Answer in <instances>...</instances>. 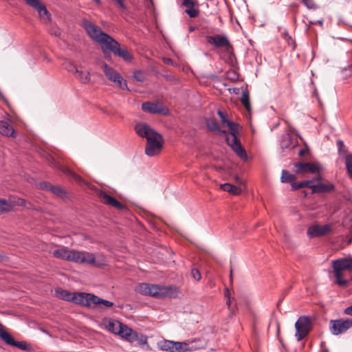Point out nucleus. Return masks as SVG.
<instances>
[{
	"label": "nucleus",
	"mask_w": 352,
	"mask_h": 352,
	"mask_svg": "<svg viewBox=\"0 0 352 352\" xmlns=\"http://www.w3.org/2000/svg\"><path fill=\"white\" fill-rule=\"evenodd\" d=\"M136 133L146 139L145 153L150 157L160 153L163 146L162 135L146 123H138L135 127Z\"/></svg>",
	"instance_id": "nucleus-1"
},
{
	"label": "nucleus",
	"mask_w": 352,
	"mask_h": 352,
	"mask_svg": "<svg viewBox=\"0 0 352 352\" xmlns=\"http://www.w3.org/2000/svg\"><path fill=\"white\" fill-rule=\"evenodd\" d=\"M135 290L139 294L158 298H175L179 294V289L176 286H162L144 283L138 284Z\"/></svg>",
	"instance_id": "nucleus-2"
},
{
	"label": "nucleus",
	"mask_w": 352,
	"mask_h": 352,
	"mask_svg": "<svg viewBox=\"0 0 352 352\" xmlns=\"http://www.w3.org/2000/svg\"><path fill=\"white\" fill-rule=\"evenodd\" d=\"M227 126L230 131L231 135L230 137L228 133L227 135H223L226 138L227 144L232 148L237 156L243 160L247 159L246 151L237 138L239 134V124L231 121L230 122H228Z\"/></svg>",
	"instance_id": "nucleus-3"
},
{
	"label": "nucleus",
	"mask_w": 352,
	"mask_h": 352,
	"mask_svg": "<svg viewBox=\"0 0 352 352\" xmlns=\"http://www.w3.org/2000/svg\"><path fill=\"white\" fill-rule=\"evenodd\" d=\"M332 267L335 274L336 283L339 286H346L348 281L342 278L343 270L352 271V256H347L332 261Z\"/></svg>",
	"instance_id": "nucleus-4"
},
{
	"label": "nucleus",
	"mask_w": 352,
	"mask_h": 352,
	"mask_svg": "<svg viewBox=\"0 0 352 352\" xmlns=\"http://www.w3.org/2000/svg\"><path fill=\"white\" fill-rule=\"evenodd\" d=\"M69 261L80 264H89L95 267L102 265L101 263L96 261V258L92 253L87 252L71 250Z\"/></svg>",
	"instance_id": "nucleus-5"
},
{
	"label": "nucleus",
	"mask_w": 352,
	"mask_h": 352,
	"mask_svg": "<svg viewBox=\"0 0 352 352\" xmlns=\"http://www.w3.org/2000/svg\"><path fill=\"white\" fill-rule=\"evenodd\" d=\"M296 333L295 336L298 341H300L305 338L311 329V320L308 316H300L295 323Z\"/></svg>",
	"instance_id": "nucleus-6"
},
{
	"label": "nucleus",
	"mask_w": 352,
	"mask_h": 352,
	"mask_svg": "<svg viewBox=\"0 0 352 352\" xmlns=\"http://www.w3.org/2000/svg\"><path fill=\"white\" fill-rule=\"evenodd\" d=\"M161 350L168 352H185L192 349L186 342L164 340L159 343Z\"/></svg>",
	"instance_id": "nucleus-7"
},
{
	"label": "nucleus",
	"mask_w": 352,
	"mask_h": 352,
	"mask_svg": "<svg viewBox=\"0 0 352 352\" xmlns=\"http://www.w3.org/2000/svg\"><path fill=\"white\" fill-rule=\"evenodd\" d=\"M101 36L102 38H100L98 43L100 45L102 51L107 57L111 53H114L117 47H119L120 43L107 33Z\"/></svg>",
	"instance_id": "nucleus-8"
},
{
	"label": "nucleus",
	"mask_w": 352,
	"mask_h": 352,
	"mask_svg": "<svg viewBox=\"0 0 352 352\" xmlns=\"http://www.w3.org/2000/svg\"><path fill=\"white\" fill-rule=\"evenodd\" d=\"M352 327V319L332 320L329 322L331 332L336 336L343 333Z\"/></svg>",
	"instance_id": "nucleus-9"
},
{
	"label": "nucleus",
	"mask_w": 352,
	"mask_h": 352,
	"mask_svg": "<svg viewBox=\"0 0 352 352\" xmlns=\"http://www.w3.org/2000/svg\"><path fill=\"white\" fill-rule=\"evenodd\" d=\"M102 69L103 72L109 80L116 82L122 89H128L126 81L114 69L107 63L102 64Z\"/></svg>",
	"instance_id": "nucleus-10"
},
{
	"label": "nucleus",
	"mask_w": 352,
	"mask_h": 352,
	"mask_svg": "<svg viewBox=\"0 0 352 352\" xmlns=\"http://www.w3.org/2000/svg\"><path fill=\"white\" fill-rule=\"evenodd\" d=\"M81 26L85 30L89 36L96 43L102 38L101 35L105 34L99 26L87 19L82 21Z\"/></svg>",
	"instance_id": "nucleus-11"
},
{
	"label": "nucleus",
	"mask_w": 352,
	"mask_h": 352,
	"mask_svg": "<svg viewBox=\"0 0 352 352\" xmlns=\"http://www.w3.org/2000/svg\"><path fill=\"white\" fill-rule=\"evenodd\" d=\"M283 183H289L291 184L293 190H298L299 188H305L306 186H311L312 181L306 180L300 182H295L296 177L294 175L290 173L289 171L283 170L282 175L280 177Z\"/></svg>",
	"instance_id": "nucleus-12"
},
{
	"label": "nucleus",
	"mask_w": 352,
	"mask_h": 352,
	"mask_svg": "<svg viewBox=\"0 0 352 352\" xmlns=\"http://www.w3.org/2000/svg\"><path fill=\"white\" fill-rule=\"evenodd\" d=\"M206 40L208 43L213 45L214 47H224L229 50L232 48V45L227 36L225 34H217L214 36H207Z\"/></svg>",
	"instance_id": "nucleus-13"
},
{
	"label": "nucleus",
	"mask_w": 352,
	"mask_h": 352,
	"mask_svg": "<svg viewBox=\"0 0 352 352\" xmlns=\"http://www.w3.org/2000/svg\"><path fill=\"white\" fill-rule=\"evenodd\" d=\"M331 230V225L327 224L320 226L317 224L309 227L307 230V234L309 238L320 237L329 234Z\"/></svg>",
	"instance_id": "nucleus-14"
},
{
	"label": "nucleus",
	"mask_w": 352,
	"mask_h": 352,
	"mask_svg": "<svg viewBox=\"0 0 352 352\" xmlns=\"http://www.w3.org/2000/svg\"><path fill=\"white\" fill-rule=\"evenodd\" d=\"M0 338L8 344L16 346L22 350H28L29 347L26 342L15 341L12 336L6 332L1 324H0Z\"/></svg>",
	"instance_id": "nucleus-15"
},
{
	"label": "nucleus",
	"mask_w": 352,
	"mask_h": 352,
	"mask_svg": "<svg viewBox=\"0 0 352 352\" xmlns=\"http://www.w3.org/2000/svg\"><path fill=\"white\" fill-rule=\"evenodd\" d=\"M94 294L85 292H74L72 302L92 308Z\"/></svg>",
	"instance_id": "nucleus-16"
},
{
	"label": "nucleus",
	"mask_w": 352,
	"mask_h": 352,
	"mask_svg": "<svg viewBox=\"0 0 352 352\" xmlns=\"http://www.w3.org/2000/svg\"><path fill=\"white\" fill-rule=\"evenodd\" d=\"M142 109L146 113H159L162 115H167L168 113V109L163 107L157 103L146 102L142 104Z\"/></svg>",
	"instance_id": "nucleus-17"
},
{
	"label": "nucleus",
	"mask_w": 352,
	"mask_h": 352,
	"mask_svg": "<svg viewBox=\"0 0 352 352\" xmlns=\"http://www.w3.org/2000/svg\"><path fill=\"white\" fill-rule=\"evenodd\" d=\"M98 195L101 201L106 205L113 206L120 210H122L126 208L124 204L104 191L100 190L98 192Z\"/></svg>",
	"instance_id": "nucleus-18"
},
{
	"label": "nucleus",
	"mask_w": 352,
	"mask_h": 352,
	"mask_svg": "<svg viewBox=\"0 0 352 352\" xmlns=\"http://www.w3.org/2000/svg\"><path fill=\"white\" fill-rule=\"evenodd\" d=\"M27 5L30 7L35 9L40 17L44 18L50 20V14L47 11L46 6L44 3H43L40 0H24Z\"/></svg>",
	"instance_id": "nucleus-19"
},
{
	"label": "nucleus",
	"mask_w": 352,
	"mask_h": 352,
	"mask_svg": "<svg viewBox=\"0 0 352 352\" xmlns=\"http://www.w3.org/2000/svg\"><path fill=\"white\" fill-rule=\"evenodd\" d=\"M45 159H46L47 162H48V164L52 168H53L54 169L60 170L65 174L70 175L76 181H77L78 182H80L82 181V179L78 175H77L74 173L72 172L68 168H67L65 167H63L59 164H58L51 155L46 153Z\"/></svg>",
	"instance_id": "nucleus-20"
},
{
	"label": "nucleus",
	"mask_w": 352,
	"mask_h": 352,
	"mask_svg": "<svg viewBox=\"0 0 352 352\" xmlns=\"http://www.w3.org/2000/svg\"><path fill=\"white\" fill-rule=\"evenodd\" d=\"M294 167L296 173H316L319 171L318 166L311 162H298Z\"/></svg>",
	"instance_id": "nucleus-21"
},
{
	"label": "nucleus",
	"mask_w": 352,
	"mask_h": 352,
	"mask_svg": "<svg viewBox=\"0 0 352 352\" xmlns=\"http://www.w3.org/2000/svg\"><path fill=\"white\" fill-rule=\"evenodd\" d=\"M118 331V336L129 342H134V336H136V331L129 327L127 325L121 323Z\"/></svg>",
	"instance_id": "nucleus-22"
},
{
	"label": "nucleus",
	"mask_w": 352,
	"mask_h": 352,
	"mask_svg": "<svg viewBox=\"0 0 352 352\" xmlns=\"http://www.w3.org/2000/svg\"><path fill=\"white\" fill-rule=\"evenodd\" d=\"M292 132H295V129L291 126H288L281 138L280 146L282 150L289 148L293 145Z\"/></svg>",
	"instance_id": "nucleus-23"
},
{
	"label": "nucleus",
	"mask_w": 352,
	"mask_h": 352,
	"mask_svg": "<svg viewBox=\"0 0 352 352\" xmlns=\"http://www.w3.org/2000/svg\"><path fill=\"white\" fill-rule=\"evenodd\" d=\"M69 70L74 73L75 77L83 84H87L91 80V76L89 72L82 71L77 68L74 65H71Z\"/></svg>",
	"instance_id": "nucleus-24"
},
{
	"label": "nucleus",
	"mask_w": 352,
	"mask_h": 352,
	"mask_svg": "<svg viewBox=\"0 0 352 352\" xmlns=\"http://www.w3.org/2000/svg\"><path fill=\"white\" fill-rule=\"evenodd\" d=\"M182 5L186 8L185 12L190 17L195 18L198 16L199 10L195 8L198 5L197 0H184Z\"/></svg>",
	"instance_id": "nucleus-25"
},
{
	"label": "nucleus",
	"mask_w": 352,
	"mask_h": 352,
	"mask_svg": "<svg viewBox=\"0 0 352 352\" xmlns=\"http://www.w3.org/2000/svg\"><path fill=\"white\" fill-rule=\"evenodd\" d=\"M121 323L120 321L112 318H104L103 320V324L105 326L106 329L116 335L118 334Z\"/></svg>",
	"instance_id": "nucleus-26"
},
{
	"label": "nucleus",
	"mask_w": 352,
	"mask_h": 352,
	"mask_svg": "<svg viewBox=\"0 0 352 352\" xmlns=\"http://www.w3.org/2000/svg\"><path fill=\"white\" fill-rule=\"evenodd\" d=\"M207 128L212 132H215L219 135H227V132L225 130L220 129L218 122L212 118H208L206 120Z\"/></svg>",
	"instance_id": "nucleus-27"
},
{
	"label": "nucleus",
	"mask_w": 352,
	"mask_h": 352,
	"mask_svg": "<svg viewBox=\"0 0 352 352\" xmlns=\"http://www.w3.org/2000/svg\"><path fill=\"white\" fill-rule=\"evenodd\" d=\"M113 54L122 58L124 61L131 62L133 60V56L125 46L117 47Z\"/></svg>",
	"instance_id": "nucleus-28"
},
{
	"label": "nucleus",
	"mask_w": 352,
	"mask_h": 352,
	"mask_svg": "<svg viewBox=\"0 0 352 352\" xmlns=\"http://www.w3.org/2000/svg\"><path fill=\"white\" fill-rule=\"evenodd\" d=\"M0 133L7 137H15L14 130L4 120H0Z\"/></svg>",
	"instance_id": "nucleus-29"
},
{
	"label": "nucleus",
	"mask_w": 352,
	"mask_h": 352,
	"mask_svg": "<svg viewBox=\"0 0 352 352\" xmlns=\"http://www.w3.org/2000/svg\"><path fill=\"white\" fill-rule=\"evenodd\" d=\"M92 298L94 300L92 308L102 309L103 307H111L113 305V302L102 299L96 295Z\"/></svg>",
	"instance_id": "nucleus-30"
},
{
	"label": "nucleus",
	"mask_w": 352,
	"mask_h": 352,
	"mask_svg": "<svg viewBox=\"0 0 352 352\" xmlns=\"http://www.w3.org/2000/svg\"><path fill=\"white\" fill-rule=\"evenodd\" d=\"M308 187L312 188V192H330L334 189V186L331 184H325L320 183L316 185H314L312 182L311 186Z\"/></svg>",
	"instance_id": "nucleus-31"
},
{
	"label": "nucleus",
	"mask_w": 352,
	"mask_h": 352,
	"mask_svg": "<svg viewBox=\"0 0 352 352\" xmlns=\"http://www.w3.org/2000/svg\"><path fill=\"white\" fill-rule=\"evenodd\" d=\"M56 296L62 300L72 302L74 292H70L67 290H65L60 288L56 289L55 290Z\"/></svg>",
	"instance_id": "nucleus-32"
},
{
	"label": "nucleus",
	"mask_w": 352,
	"mask_h": 352,
	"mask_svg": "<svg viewBox=\"0 0 352 352\" xmlns=\"http://www.w3.org/2000/svg\"><path fill=\"white\" fill-rule=\"evenodd\" d=\"M70 254L71 250H67L65 248L57 249L53 252L54 257L69 261L70 259Z\"/></svg>",
	"instance_id": "nucleus-33"
},
{
	"label": "nucleus",
	"mask_w": 352,
	"mask_h": 352,
	"mask_svg": "<svg viewBox=\"0 0 352 352\" xmlns=\"http://www.w3.org/2000/svg\"><path fill=\"white\" fill-rule=\"evenodd\" d=\"M221 188L224 191L229 192L232 195H238L241 194L242 192V189L240 187L236 186L234 185L230 184L229 183H226L221 185Z\"/></svg>",
	"instance_id": "nucleus-34"
},
{
	"label": "nucleus",
	"mask_w": 352,
	"mask_h": 352,
	"mask_svg": "<svg viewBox=\"0 0 352 352\" xmlns=\"http://www.w3.org/2000/svg\"><path fill=\"white\" fill-rule=\"evenodd\" d=\"M336 145L338 146V152L340 156H342L344 160L346 159V157L348 155H352V153H349L346 146L344 145V142L341 140H338L336 141Z\"/></svg>",
	"instance_id": "nucleus-35"
},
{
	"label": "nucleus",
	"mask_w": 352,
	"mask_h": 352,
	"mask_svg": "<svg viewBox=\"0 0 352 352\" xmlns=\"http://www.w3.org/2000/svg\"><path fill=\"white\" fill-rule=\"evenodd\" d=\"M241 102L245 109L250 112L251 111V104L250 102L249 93L247 90L242 91Z\"/></svg>",
	"instance_id": "nucleus-36"
},
{
	"label": "nucleus",
	"mask_w": 352,
	"mask_h": 352,
	"mask_svg": "<svg viewBox=\"0 0 352 352\" xmlns=\"http://www.w3.org/2000/svg\"><path fill=\"white\" fill-rule=\"evenodd\" d=\"M346 169L349 177L352 179V155H348L344 160Z\"/></svg>",
	"instance_id": "nucleus-37"
},
{
	"label": "nucleus",
	"mask_w": 352,
	"mask_h": 352,
	"mask_svg": "<svg viewBox=\"0 0 352 352\" xmlns=\"http://www.w3.org/2000/svg\"><path fill=\"white\" fill-rule=\"evenodd\" d=\"M134 337V342L137 341L138 344L142 346L146 344L147 346L148 347L147 342V337L145 335H143L142 333L140 334L136 331V336Z\"/></svg>",
	"instance_id": "nucleus-38"
},
{
	"label": "nucleus",
	"mask_w": 352,
	"mask_h": 352,
	"mask_svg": "<svg viewBox=\"0 0 352 352\" xmlns=\"http://www.w3.org/2000/svg\"><path fill=\"white\" fill-rule=\"evenodd\" d=\"M11 209L12 205L6 199H0V212H8Z\"/></svg>",
	"instance_id": "nucleus-39"
},
{
	"label": "nucleus",
	"mask_w": 352,
	"mask_h": 352,
	"mask_svg": "<svg viewBox=\"0 0 352 352\" xmlns=\"http://www.w3.org/2000/svg\"><path fill=\"white\" fill-rule=\"evenodd\" d=\"M49 191L52 192L55 195L60 197H63L66 195V193L63 190V189L61 188L58 186H52V185L51 189Z\"/></svg>",
	"instance_id": "nucleus-40"
},
{
	"label": "nucleus",
	"mask_w": 352,
	"mask_h": 352,
	"mask_svg": "<svg viewBox=\"0 0 352 352\" xmlns=\"http://www.w3.org/2000/svg\"><path fill=\"white\" fill-rule=\"evenodd\" d=\"M302 2L308 9L314 10L318 8L317 5L314 3V0H302Z\"/></svg>",
	"instance_id": "nucleus-41"
},
{
	"label": "nucleus",
	"mask_w": 352,
	"mask_h": 352,
	"mask_svg": "<svg viewBox=\"0 0 352 352\" xmlns=\"http://www.w3.org/2000/svg\"><path fill=\"white\" fill-rule=\"evenodd\" d=\"M133 78L138 82H143L145 79L144 74L141 71H135L133 73Z\"/></svg>",
	"instance_id": "nucleus-42"
},
{
	"label": "nucleus",
	"mask_w": 352,
	"mask_h": 352,
	"mask_svg": "<svg viewBox=\"0 0 352 352\" xmlns=\"http://www.w3.org/2000/svg\"><path fill=\"white\" fill-rule=\"evenodd\" d=\"M39 188L49 191L51 189L52 185L46 182H42L38 184Z\"/></svg>",
	"instance_id": "nucleus-43"
},
{
	"label": "nucleus",
	"mask_w": 352,
	"mask_h": 352,
	"mask_svg": "<svg viewBox=\"0 0 352 352\" xmlns=\"http://www.w3.org/2000/svg\"><path fill=\"white\" fill-rule=\"evenodd\" d=\"M217 114L219 115V116L221 118V121L223 124H228V122H230L231 121L228 120L226 118V116H225V114L220 110H219L217 111Z\"/></svg>",
	"instance_id": "nucleus-44"
},
{
	"label": "nucleus",
	"mask_w": 352,
	"mask_h": 352,
	"mask_svg": "<svg viewBox=\"0 0 352 352\" xmlns=\"http://www.w3.org/2000/svg\"><path fill=\"white\" fill-rule=\"evenodd\" d=\"M191 276L196 280H199L201 278L200 272L197 269H192L191 270Z\"/></svg>",
	"instance_id": "nucleus-45"
},
{
	"label": "nucleus",
	"mask_w": 352,
	"mask_h": 352,
	"mask_svg": "<svg viewBox=\"0 0 352 352\" xmlns=\"http://www.w3.org/2000/svg\"><path fill=\"white\" fill-rule=\"evenodd\" d=\"M224 294H225V296L227 298L226 305L230 308V303H231L230 293V291H229V289L228 288L226 289Z\"/></svg>",
	"instance_id": "nucleus-46"
},
{
	"label": "nucleus",
	"mask_w": 352,
	"mask_h": 352,
	"mask_svg": "<svg viewBox=\"0 0 352 352\" xmlns=\"http://www.w3.org/2000/svg\"><path fill=\"white\" fill-rule=\"evenodd\" d=\"M228 78L232 80H236L237 76L234 72H228Z\"/></svg>",
	"instance_id": "nucleus-47"
},
{
	"label": "nucleus",
	"mask_w": 352,
	"mask_h": 352,
	"mask_svg": "<svg viewBox=\"0 0 352 352\" xmlns=\"http://www.w3.org/2000/svg\"><path fill=\"white\" fill-rule=\"evenodd\" d=\"M116 3L119 5V6L122 8L123 10H126V5L124 3L123 0H115Z\"/></svg>",
	"instance_id": "nucleus-48"
},
{
	"label": "nucleus",
	"mask_w": 352,
	"mask_h": 352,
	"mask_svg": "<svg viewBox=\"0 0 352 352\" xmlns=\"http://www.w3.org/2000/svg\"><path fill=\"white\" fill-rule=\"evenodd\" d=\"M51 34L55 35L56 36H60L61 34V31L60 29L56 28L54 30H51Z\"/></svg>",
	"instance_id": "nucleus-49"
},
{
	"label": "nucleus",
	"mask_w": 352,
	"mask_h": 352,
	"mask_svg": "<svg viewBox=\"0 0 352 352\" xmlns=\"http://www.w3.org/2000/svg\"><path fill=\"white\" fill-rule=\"evenodd\" d=\"M344 314L346 315L352 316V305L346 307L344 309Z\"/></svg>",
	"instance_id": "nucleus-50"
},
{
	"label": "nucleus",
	"mask_w": 352,
	"mask_h": 352,
	"mask_svg": "<svg viewBox=\"0 0 352 352\" xmlns=\"http://www.w3.org/2000/svg\"><path fill=\"white\" fill-rule=\"evenodd\" d=\"M25 204H26V201L21 198L19 199L17 201V204L19 206H25Z\"/></svg>",
	"instance_id": "nucleus-51"
},
{
	"label": "nucleus",
	"mask_w": 352,
	"mask_h": 352,
	"mask_svg": "<svg viewBox=\"0 0 352 352\" xmlns=\"http://www.w3.org/2000/svg\"><path fill=\"white\" fill-rule=\"evenodd\" d=\"M235 181L238 184H243L244 182L243 179L239 176H235Z\"/></svg>",
	"instance_id": "nucleus-52"
},
{
	"label": "nucleus",
	"mask_w": 352,
	"mask_h": 352,
	"mask_svg": "<svg viewBox=\"0 0 352 352\" xmlns=\"http://www.w3.org/2000/svg\"><path fill=\"white\" fill-rule=\"evenodd\" d=\"M322 23H323L322 20H320V21H318L316 22H311V21H310L311 24H317L318 23V24L321 25V24H322Z\"/></svg>",
	"instance_id": "nucleus-53"
},
{
	"label": "nucleus",
	"mask_w": 352,
	"mask_h": 352,
	"mask_svg": "<svg viewBox=\"0 0 352 352\" xmlns=\"http://www.w3.org/2000/svg\"><path fill=\"white\" fill-rule=\"evenodd\" d=\"M286 36H287V37H288V38L291 40V41H292V44L293 45V48H294V47H295V43H294V41L292 39L291 36H289L288 34H286L285 37H286Z\"/></svg>",
	"instance_id": "nucleus-54"
},
{
	"label": "nucleus",
	"mask_w": 352,
	"mask_h": 352,
	"mask_svg": "<svg viewBox=\"0 0 352 352\" xmlns=\"http://www.w3.org/2000/svg\"><path fill=\"white\" fill-rule=\"evenodd\" d=\"M305 153V151L303 150H300L299 151V155L302 156Z\"/></svg>",
	"instance_id": "nucleus-55"
},
{
	"label": "nucleus",
	"mask_w": 352,
	"mask_h": 352,
	"mask_svg": "<svg viewBox=\"0 0 352 352\" xmlns=\"http://www.w3.org/2000/svg\"><path fill=\"white\" fill-rule=\"evenodd\" d=\"M230 280L232 281V270H230Z\"/></svg>",
	"instance_id": "nucleus-56"
},
{
	"label": "nucleus",
	"mask_w": 352,
	"mask_h": 352,
	"mask_svg": "<svg viewBox=\"0 0 352 352\" xmlns=\"http://www.w3.org/2000/svg\"><path fill=\"white\" fill-rule=\"evenodd\" d=\"M93 1H95L97 4H100V3H101L100 0H93Z\"/></svg>",
	"instance_id": "nucleus-57"
},
{
	"label": "nucleus",
	"mask_w": 352,
	"mask_h": 352,
	"mask_svg": "<svg viewBox=\"0 0 352 352\" xmlns=\"http://www.w3.org/2000/svg\"><path fill=\"white\" fill-rule=\"evenodd\" d=\"M349 69L352 71V65H350L349 66Z\"/></svg>",
	"instance_id": "nucleus-58"
},
{
	"label": "nucleus",
	"mask_w": 352,
	"mask_h": 352,
	"mask_svg": "<svg viewBox=\"0 0 352 352\" xmlns=\"http://www.w3.org/2000/svg\"><path fill=\"white\" fill-rule=\"evenodd\" d=\"M232 314H234V311H232Z\"/></svg>",
	"instance_id": "nucleus-59"
}]
</instances>
